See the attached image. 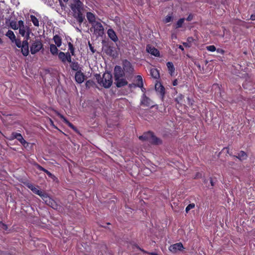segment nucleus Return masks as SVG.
I'll return each instance as SVG.
<instances>
[{"label": "nucleus", "instance_id": "1", "mask_svg": "<svg viewBox=\"0 0 255 255\" xmlns=\"http://www.w3.org/2000/svg\"><path fill=\"white\" fill-rule=\"evenodd\" d=\"M70 6L73 12L74 17L80 24L82 23L84 18L82 14V11L83 9V3L80 0H73Z\"/></svg>", "mask_w": 255, "mask_h": 255}, {"label": "nucleus", "instance_id": "2", "mask_svg": "<svg viewBox=\"0 0 255 255\" xmlns=\"http://www.w3.org/2000/svg\"><path fill=\"white\" fill-rule=\"evenodd\" d=\"M115 84L118 87H121L127 84L126 76L124 70L119 66L114 68Z\"/></svg>", "mask_w": 255, "mask_h": 255}, {"label": "nucleus", "instance_id": "3", "mask_svg": "<svg viewBox=\"0 0 255 255\" xmlns=\"http://www.w3.org/2000/svg\"><path fill=\"white\" fill-rule=\"evenodd\" d=\"M96 79L98 83L105 88L110 87L113 83L112 75L110 72H105L102 78L101 77L100 75H97Z\"/></svg>", "mask_w": 255, "mask_h": 255}, {"label": "nucleus", "instance_id": "4", "mask_svg": "<svg viewBox=\"0 0 255 255\" xmlns=\"http://www.w3.org/2000/svg\"><path fill=\"white\" fill-rule=\"evenodd\" d=\"M139 139L141 140H147L151 143L154 145H159L162 143V140L156 137L152 131L144 132L142 135L139 137Z\"/></svg>", "mask_w": 255, "mask_h": 255}, {"label": "nucleus", "instance_id": "5", "mask_svg": "<svg viewBox=\"0 0 255 255\" xmlns=\"http://www.w3.org/2000/svg\"><path fill=\"white\" fill-rule=\"evenodd\" d=\"M93 29L94 33L97 36H102L104 34V28L101 23L98 21L94 24L92 25L91 31Z\"/></svg>", "mask_w": 255, "mask_h": 255}, {"label": "nucleus", "instance_id": "6", "mask_svg": "<svg viewBox=\"0 0 255 255\" xmlns=\"http://www.w3.org/2000/svg\"><path fill=\"white\" fill-rule=\"evenodd\" d=\"M19 33L22 36H26L27 37L26 39H28L29 37L30 34V29L29 27L26 25H25L24 24V22L20 20H19Z\"/></svg>", "mask_w": 255, "mask_h": 255}, {"label": "nucleus", "instance_id": "7", "mask_svg": "<svg viewBox=\"0 0 255 255\" xmlns=\"http://www.w3.org/2000/svg\"><path fill=\"white\" fill-rule=\"evenodd\" d=\"M43 47V44L41 41L38 39H36L35 40L32 41L30 46V52L32 54H34L39 52Z\"/></svg>", "mask_w": 255, "mask_h": 255}, {"label": "nucleus", "instance_id": "8", "mask_svg": "<svg viewBox=\"0 0 255 255\" xmlns=\"http://www.w3.org/2000/svg\"><path fill=\"white\" fill-rule=\"evenodd\" d=\"M155 90L157 95L159 96L161 100L163 102L165 95V89L164 87L160 82L157 81L155 84Z\"/></svg>", "mask_w": 255, "mask_h": 255}, {"label": "nucleus", "instance_id": "9", "mask_svg": "<svg viewBox=\"0 0 255 255\" xmlns=\"http://www.w3.org/2000/svg\"><path fill=\"white\" fill-rule=\"evenodd\" d=\"M143 79L140 75L135 76L133 77V83L128 84V88L135 89L138 87H142Z\"/></svg>", "mask_w": 255, "mask_h": 255}, {"label": "nucleus", "instance_id": "10", "mask_svg": "<svg viewBox=\"0 0 255 255\" xmlns=\"http://www.w3.org/2000/svg\"><path fill=\"white\" fill-rule=\"evenodd\" d=\"M184 249L182 243L180 242L171 245L168 247L169 251L173 254H176L178 251L181 252Z\"/></svg>", "mask_w": 255, "mask_h": 255}, {"label": "nucleus", "instance_id": "11", "mask_svg": "<svg viewBox=\"0 0 255 255\" xmlns=\"http://www.w3.org/2000/svg\"><path fill=\"white\" fill-rule=\"evenodd\" d=\"M153 101L148 97L146 96L145 94H143L141 100H140V104L145 107H154L153 105Z\"/></svg>", "mask_w": 255, "mask_h": 255}, {"label": "nucleus", "instance_id": "12", "mask_svg": "<svg viewBox=\"0 0 255 255\" xmlns=\"http://www.w3.org/2000/svg\"><path fill=\"white\" fill-rule=\"evenodd\" d=\"M43 200L45 202V203L51 207L52 208L54 209H58L59 206L57 204L54 200L51 199L47 194L44 198L43 199Z\"/></svg>", "mask_w": 255, "mask_h": 255}, {"label": "nucleus", "instance_id": "13", "mask_svg": "<svg viewBox=\"0 0 255 255\" xmlns=\"http://www.w3.org/2000/svg\"><path fill=\"white\" fill-rule=\"evenodd\" d=\"M27 187L29 188L33 193L38 195L43 199L47 194L46 193L42 192L41 190L38 189L37 187H35L31 184H28Z\"/></svg>", "mask_w": 255, "mask_h": 255}, {"label": "nucleus", "instance_id": "14", "mask_svg": "<svg viewBox=\"0 0 255 255\" xmlns=\"http://www.w3.org/2000/svg\"><path fill=\"white\" fill-rule=\"evenodd\" d=\"M20 48L22 54L25 56H27L29 52L28 39L23 41Z\"/></svg>", "mask_w": 255, "mask_h": 255}, {"label": "nucleus", "instance_id": "15", "mask_svg": "<svg viewBox=\"0 0 255 255\" xmlns=\"http://www.w3.org/2000/svg\"><path fill=\"white\" fill-rule=\"evenodd\" d=\"M17 139L23 146L27 144V142L24 140L20 133L13 132L11 134V139Z\"/></svg>", "mask_w": 255, "mask_h": 255}, {"label": "nucleus", "instance_id": "16", "mask_svg": "<svg viewBox=\"0 0 255 255\" xmlns=\"http://www.w3.org/2000/svg\"><path fill=\"white\" fill-rule=\"evenodd\" d=\"M75 79L77 83L81 84L84 82L85 76L81 71H77L75 74Z\"/></svg>", "mask_w": 255, "mask_h": 255}, {"label": "nucleus", "instance_id": "17", "mask_svg": "<svg viewBox=\"0 0 255 255\" xmlns=\"http://www.w3.org/2000/svg\"><path fill=\"white\" fill-rule=\"evenodd\" d=\"M146 50L148 52L150 53L152 55H154L156 57L159 56L160 53L159 50L155 48L154 47H151L149 45H147L146 47Z\"/></svg>", "mask_w": 255, "mask_h": 255}, {"label": "nucleus", "instance_id": "18", "mask_svg": "<svg viewBox=\"0 0 255 255\" xmlns=\"http://www.w3.org/2000/svg\"><path fill=\"white\" fill-rule=\"evenodd\" d=\"M86 17L89 22L91 23V25L94 24L95 23L98 21L96 20V17L95 15L92 12H87L86 14Z\"/></svg>", "mask_w": 255, "mask_h": 255}, {"label": "nucleus", "instance_id": "19", "mask_svg": "<svg viewBox=\"0 0 255 255\" xmlns=\"http://www.w3.org/2000/svg\"><path fill=\"white\" fill-rule=\"evenodd\" d=\"M234 156L239 159L240 161H243L247 159L248 155L245 151L241 150L238 153L237 155H234Z\"/></svg>", "mask_w": 255, "mask_h": 255}, {"label": "nucleus", "instance_id": "20", "mask_svg": "<svg viewBox=\"0 0 255 255\" xmlns=\"http://www.w3.org/2000/svg\"><path fill=\"white\" fill-rule=\"evenodd\" d=\"M150 76L155 79H158L160 77L159 72L156 68H151L150 70Z\"/></svg>", "mask_w": 255, "mask_h": 255}, {"label": "nucleus", "instance_id": "21", "mask_svg": "<svg viewBox=\"0 0 255 255\" xmlns=\"http://www.w3.org/2000/svg\"><path fill=\"white\" fill-rule=\"evenodd\" d=\"M108 35L109 37L114 42L117 41L118 39L116 33L112 29H109L108 30Z\"/></svg>", "mask_w": 255, "mask_h": 255}, {"label": "nucleus", "instance_id": "22", "mask_svg": "<svg viewBox=\"0 0 255 255\" xmlns=\"http://www.w3.org/2000/svg\"><path fill=\"white\" fill-rule=\"evenodd\" d=\"M167 69L169 71V74L172 76L175 72V68L173 64L171 62H168L166 63Z\"/></svg>", "mask_w": 255, "mask_h": 255}, {"label": "nucleus", "instance_id": "23", "mask_svg": "<svg viewBox=\"0 0 255 255\" xmlns=\"http://www.w3.org/2000/svg\"><path fill=\"white\" fill-rule=\"evenodd\" d=\"M57 115L62 120H63V122L67 125H68L71 128L75 129V127L70 122H69L63 115H62L61 114H60L59 113H58Z\"/></svg>", "mask_w": 255, "mask_h": 255}, {"label": "nucleus", "instance_id": "24", "mask_svg": "<svg viewBox=\"0 0 255 255\" xmlns=\"http://www.w3.org/2000/svg\"><path fill=\"white\" fill-rule=\"evenodd\" d=\"M70 67H71V69L74 71H76L77 72L81 71L80 67L79 65L78 62H71V63L70 64Z\"/></svg>", "mask_w": 255, "mask_h": 255}, {"label": "nucleus", "instance_id": "25", "mask_svg": "<svg viewBox=\"0 0 255 255\" xmlns=\"http://www.w3.org/2000/svg\"><path fill=\"white\" fill-rule=\"evenodd\" d=\"M30 20L35 26L38 27L39 26V21L38 19L33 15H30Z\"/></svg>", "mask_w": 255, "mask_h": 255}, {"label": "nucleus", "instance_id": "26", "mask_svg": "<svg viewBox=\"0 0 255 255\" xmlns=\"http://www.w3.org/2000/svg\"><path fill=\"white\" fill-rule=\"evenodd\" d=\"M53 40L57 47H60L61 45V38L59 36L57 35H55L53 37Z\"/></svg>", "mask_w": 255, "mask_h": 255}, {"label": "nucleus", "instance_id": "27", "mask_svg": "<svg viewBox=\"0 0 255 255\" xmlns=\"http://www.w3.org/2000/svg\"><path fill=\"white\" fill-rule=\"evenodd\" d=\"M6 36H7L12 42H14V40H15V36L13 32L11 30H8L6 33Z\"/></svg>", "mask_w": 255, "mask_h": 255}, {"label": "nucleus", "instance_id": "28", "mask_svg": "<svg viewBox=\"0 0 255 255\" xmlns=\"http://www.w3.org/2000/svg\"><path fill=\"white\" fill-rule=\"evenodd\" d=\"M57 45L56 46L54 44H50V52L53 54V55H55V54H57V53H58V49H57Z\"/></svg>", "mask_w": 255, "mask_h": 255}, {"label": "nucleus", "instance_id": "29", "mask_svg": "<svg viewBox=\"0 0 255 255\" xmlns=\"http://www.w3.org/2000/svg\"><path fill=\"white\" fill-rule=\"evenodd\" d=\"M59 58L61 60L63 63L66 62V59L67 57V52L64 53L63 52H59L58 54Z\"/></svg>", "mask_w": 255, "mask_h": 255}, {"label": "nucleus", "instance_id": "30", "mask_svg": "<svg viewBox=\"0 0 255 255\" xmlns=\"http://www.w3.org/2000/svg\"><path fill=\"white\" fill-rule=\"evenodd\" d=\"M184 96L183 95L181 94H179L175 98V102L178 104H181L183 99H184Z\"/></svg>", "mask_w": 255, "mask_h": 255}, {"label": "nucleus", "instance_id": "31", "mask_svg": "<svg viewBox=\"0 0 255 255\" xmlns=\"http://www.w3.org/2000/svg\"><path fill=\"white\" fill-rule=\"evenodd\" d=\"M184 21H185L184 18H180L176 22V23L175 25V28H179L182 27Z\"/></svg>", "mask_w": 255, "mask_h": 255}, {"label": "nucleus", "instance_id": "32", "mask_svg": "<svg viewBox=\"0 0 255 255\" xmlns=\"http://www.w3.org/2000/svg\"><path fill=\"white\" fill-rule=\"evenodd\" d=\"M10 26L11 28L14 30L18 29L19 28V21H18V23H17L16 21L13 20L10 21Z\"/></svg>", "mask_w": 255, "mask_h": 255}, {"label": "nucleus", "instance_id": "33", "mask_svg": "<svg viewBox=\"0 0 255 255\" xmlns=\"http://www.w3.org/2000/svg\"><path fill=\"white\" fill-rule=\"evenodd\" d=\"M68 49L70 51L71 55L74 56L75 55V48L71 42H68Z\"/></svg>", "mask_w": 255, "mask_h": 255}, {"label": "nucleus", "instance_id": "34", "mask_svg": "<svg viewBox=\"0 0 255 255\" xmlns=\"http://www.w3.org/2000/svg\"><path fill=\"white\" fill-rule=\"evenodd\" d=\"M128 79H131L132 78L133 76L130 74V73L132 72L133 68L132 67L131 65L129 62H128Z\"/></svg>", "mask_w": 255, "mask_h": 255}, {"label": "nucleus", "instance_id": "35", "mask_svg": "<svg viewBox=\"0 0 255 255\" xmlns=\"http://www.w3.org/2000/svg\"><path fill=\"white\" fill-rule=\"evenodd\" d=\"M194 203H190L189 204L185 209V211L186 213H188L191 209L194 208L195 207Z\"/></svg>", "mask_w": 255, "mask_h": 255}, {"label": "nucleus", "instance_id": "36", "mask_svg": "<svg viewBox=\"0 0 255 255\" xmlns=\"http://www.w3.org/2000/svg\"><path fill=\"white\" fill-rule=\"evenodd\" d=\"M172 20V16L169 15H167L164 19L163 20V21L164 23H168L170 22Z\"/></svg>", "mask_w": 255, "mask_h": 255}, {"label": "nucleus", "instance_id": "37", "mask_svg": "<svg viewBox=\"0 0 255 255\" xmlns=\"http://www.w3.org/2000/svg\"><path fill=\"white\" fill-rule=\"evenodd\" d=\"M207 50L211 52H214L216 50V47L214 45H209L206 47Z\"/></svg>", "mask_w": 255, "mask_h": 255}, {"label": "nucleus", "instance_id": "38", "mask_svg": "<svg viewBox=\"0 0 255 255\" xmlns=\"http://www.w3.org/2000/svg\"><path fill=\"white\" fill-rule=\"evenodd\" d=\"M14 41L15 42V45H16L17 47H18V48L21 47V46L22 45V43H21V41L19 39H16L15 38V40H14Z\"/></svg>", "mask_w": 255, "mask_h": 255}, {"label": "nucleus", "instance_id": "39", "mask_svg": "<svg viewBox=\"0 0 255 255\" xmlns=\"http://www.w3.org/2000/svg\"><path fill=\"white\" fill-rule=\"evenodd\" d=\"M195 39L193 38L192 37H188L187 38V41L190 43L191 45L193 42L195 41Z\"/></svg>", "mask_w": 255, "mask_h": 255}, {"label": "nucleus", "instance_id": "40", "mask_svg": "<svg viewBox=\"0 0 255 255\" xmlns=\"http://www.w3.org/2000/svg\"><path fill=\"white\" fill-rule=\"evenodd\" d=\"M66 61H67L68 62L70 63H71V62H72L71 61V56L70 53L68 52H67V57H66Z\"/></svg>", "mask_w": 255, "mask_h": 255}, {"label": "nucleus", "instance_id": "41", "mask_svg": "<svg viewBox=\"0 0 255 255\" xmlns=\"http://www.w3.org/2000/svg\"><path fill=\"white\" fill-rule=\"evenodd\" d=\"M45 172L48 175L49 177H51L52 179H54L56 178L54 175H53L47 170H46Z\"/></svg>", "mask_w": 255, "mask_h": 255}, {"label": "nucleus", "instance_id": "42", "mask_svg": "<svg viewBox=\"0 0 255 255\" xmlns=\"http://www.w3.org/2000/svg\"><path fill=\"white\" fill-rule=\"evenodd\" d=\"M0 228L3 230H6L7 228V226L1 222H0Z\"/></svg>", "mask_w": 255, "mask_h": 255}, {"label": "nucleus", "instance_id": "43", "mask_svg": "<svg viewBox=\"0 0 255 255\" xmlns=\"http://www.w3.org/2000/svg\"><path fill=\"white\" fill-rule=\"evenodd\" d=\"M193 17V15L192 14H189L186 18V20L188 21H190L192 20Z\"/></svg>", "mask_w": 255, "mask_h": 255}, {"label": "nucleus", "instance_id": "44", "mask_svg": "<svg viewBox=\"0 0 255 255\" xmlns=\"http://www.w3.org/2000/svg\"><path fill=\"white\" fill-rule=\"evenodd\" d=\"M183 46H184L185 47H190L192 45L189 43L187 41L186 42H183L182 43Z\"/></svg>", "mask_w": 255, "mask_h": 255}, {"label": "nucleus", "instance_id": "45", "mask_svg": "<svg viewBox=\"0 0 255 255\" xmlns=\"http://www.w3.org/2000/svg\"><path fill=\"white\" fill-rule=\"evenodd\" d=\"M227 150V153L229 154L230 156H233L232 153L230 152V150L228 147L224 148L223 150Z\"/></svg>", "mask_w": 255, "mask_h": 255}, {"label": "nucleus", "instance_id": "46", "mask_svg": "<svg viewBox=\"0 0 255 255\" xmlns=\"http://www.w3.org/2000/svg\"><path fill=\"white\" fill-rule=\"evenodd\" d=\"M138 88H140L141 89V91L143 93V94H145V88L143 87V83L142 84V87H138Z\"/></svg>", "mask_w": 255, "mask_h": 255}, {"label": "nucleus", "instance_id": "47", "mask_svg": "<svg viewBox=\"0 0 255 255\" xmlns=\"http://www.w3.org/2000/svg\"><path fill=\"white\" fill-rule=\"evenodd\" d=\"M59 2H60V5L61 7V8L63 9L64 8H65V5L64 4V2L63 1H61V0L59 1Z\"/></svg>", "mask_w": 255, "mask_h": 255}, {"label": "nucleus", "instance_id": "48", "mask_svg": "<svg viewBox=\"0 0 255 255\" xmlns=\"http://www.w3.org/2000/svg\"><path fill=\"white\" fill-rule=\"evenodd\" d=\"M172 84L174 86H177L178 85V81L177 79H175L173 82Z\"/></svg>", "mask_w": 255, "mask_h": 255}, {"label": "nucleus", "instance_id": "49", "mask_svg": "<svg viewBox=\"0 0 255 255\" xmlns=\"http://www.w3.org/2000/svg\"><path fill=\"white\" fill-rule=\"evenodd\" d=\"M89 47L91 51L93 53L95 52V50L94 49V48L92 46L91 44L89 43Z\"/></svg>", "mask_w": 255, "mask_h": 255}, {"label": "nucleus", "instance_id": "50", "mask_svg": "<svg viewBox=\"0 0 255 255\" xmlns=\"http://www.w3.org/2000/svg\"><path fill=\"white\" fill-rule=\"evenodd\" d=\"M38 169H39L40 170H41V171H44V172H45V171L46 170V169H45V168H44L43 167H42V166H38Z\"/></svg>", "mask_w": 255, "mask_h": 255}, {"label": "nucleus", "instance_id": "51", "mask_svg": "<svg viewBox=\"0 0 255 255\" xmlns=\"http://www.w3.org/2000/svg\"><path fill=\"white\" fill-rule=\"evenodd\" d=\"M137 248L140 250L141 251L142 253H144V254H148V253L147 252H146V251L144 250L143 249H142L141 248H140L139 247H137Z\"/></svg>", "mask_w": 255, "mask_h": 255}, {"label": "nucleus", "instance_id": "52", "mask_svg": "<svg viewBox=\"0 0 255 255\" xmlns=\"http://www.w3.org/2000/svg\"><path fill=\"white\" fill-rule=\"evenodd\" d=\"M250 19L252 20H255V14H252L251 15Z\"/></svg>", "mask_w": 255, "mask_h": 255}, {"label": "nucleus", "instance_id": "53", "mask_svg": "<svg viewBox=\"0 0 255 255\" xmlns=\"http://www.w3.org/2000/svg\"><path fill=\"white\" fill-rule=\"evenodd\" d=\"M210 179V184H211V186H212V187H213V186H214V182H213V179H212V178L211 177Z\"/></svg>", "mask_w": 255, "mask_h": 255}, {"label": "nucleus", "instance_id": "54", "mask_svg": "<svg viewBox=\"0 0 255 255\" xmlns=\"http://www.w3.org/2000/svg\"><path fill=\"white\" fill-rule=\"evenodd\" d=\"M178 48H179L180 50H181L182 51H183L184 50V47H183V46H182V45H179Z\"/></svg>", "mask_w": 255, "mask_h": 255}, {"label": "nucleus", "instance_id": "55", "mask_svg": "<svg viewBox=\"0 0 255 255\" xmlns=\"http://www.w3.org/2000/svg\"><path fill=\"white\" fill-rule=\"evenodd\" d=\"M148 254L150 255H158V254L155 252L148 253Z\"/></svg>", "mask_w": 255, "mask_h": 255}, {"label": "nucleus", "instance_id": "56", "mask_svg": "<svg viewBox=\"0 0 255 255\" xmlns=\"http://www.w3.org/2000/svg\"><path fill=\"white\" fill-rule=\"evenodd\" d=\"M50 122L51 125L53 124V121L51 120H50Z\"/></svg>", "mask_w": 255, "mask_h": 255}, {"label": "nucleus", "instance_id": "57", "mask_svg": "<svg viewBox=\"0 0 255 255\" xmlns=\"http://www.w3.org/2000/svg\"><path fill=\"white\" fill-rule=\"evenodd\" d=\"M224 50H221V52H222V53H224Z\"/></svg>", "mask_w": 255, "mask_h": 255}, {"label": "nucleus", "instance_id": "58", "mask_svg": "<svg viewBox=\"0 0 255 255\" xmlns=\"http://www.w3.org/2000/svg\"><path fill=\"white\" fill-rule=\"evenodd\" d=\"M204 182L205 183H206V180H205L204 181Z\"/></svg>", "mask_w": 255, "mask_h": 255}, {"label": "nucleus", "instance_id": "59", "mask_svg": "<svg viewBox=\"0 0 255 255\" xmlns=\"http://www.w3.org/2000/svg\"><path fill=\"white\" fill-rule=\"evenodd\" d=\"M1 42V39H0V43Z\"/></svg>", "mask_w": 255, "mask_h": 255}]
</instances>
